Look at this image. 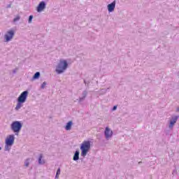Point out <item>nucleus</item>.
<instances>
[{"mask_svg":"<svg viewBox=\"0 0 179 179\" xmlns=\"http://www.w3.org/2000/svg\"><path fill=\"white\" fill-rule=\"evenodd\" d=\"M6 143L13 146L15 143V135L10 134L6 138Z\"/></svg>","mask_w":179,"mask_h":179,"instance_id":"obj_7","label":"nucleus"},{"mask_svg":"<svg viewBox=\"0 0 179 179\" xmlns=\"http://www.w3.org/2000/svg\"><path fill=\"white\" fill-rule=\"evenodd\" d=\"M57 176H59V174H61V169H58L56 173Z\"/></svg>","mask_w":179,"mask_h":179,"instance_id":"obj_21","label":"nucleus"},{"mask_svg":"<svg viewBox=\"0 0 179 179\" xmlns=\"http://www.w3.org/2000/svg\"><path fill=\"white\" fill-rule=\"evenodd\" d=\"M80 149L81 150V156L83 157H86V155L89 152V150H90V141H85L83 142V143L80 145Z\"/></svg>","mask_w":179,"mask_h":179,"instance_id":"obj_4","label":"nucleus"},{"mask_svg":"<svg viewBox=\"0 0 179 179\" xmlns=\"http://www.w3.org/2000/svg\"><path fill=\"white\" fill-rule=\"evenodd\" d=\"M59 177V176H57V174H56L55 178H58Z\"/></svg>","mask_w":179,"mask_h":179,"instance_id":"obj_27","label":"nucleus"},{"mask_svg":"<svg viewBox=\"0 0 179 179\" xmlns=\"http://www.w3.org/2000/svg\"><path fill=\"white\" fill-rule=\"evenodd\" d=\"M165 134H166V135H171V134H170V131H169V130H166V131H165Z\"/></svg>","mask_w":179,"mask_h":179,"instance_id":"obj_24","label":"nucleus"},{"mask_svg":"<svg viewBox=\"0 0 179 179\" xmlns=\"http://www.w3.org/2000/svg\"><path fill=\"white\" fill-rule=\"evenodd\" d=\"M178 115L171 116L169 125V129H173V128H174V125H176V123L177 122V121H178Z\"/></svg>","mask_w":179,"mask_h":179,"instance_id":"obj_6","label":"nucleus"},{"mask_svg":"<svg viewBox=\"0 0 179 179\" xmlns=\"http://www.w3.org/2000/svg\"><path fill=\"white\" fill-rule=\"evenodd\" d=\"M84 83L85 85V86H89V83H90V82H86V80H84Z\"/></svg>","mask_w":179,"mask_h":179,"instance_id":"obj_22","label":"nucleus"},{"mask_svg":"<svg viewBox=\"0 0 179 179\" xmlns=\"http://www.w3.org/2000/svg\"><path fill=\"white\" fill-rule=\"evenodd\" d=\"M110 88H108L107 90H108Z\"/></svg>","mask_w":179,"mask_h":179,"instance_id":"obj_33","label":"nucleus"},{"mask_svg":"<svg viewBox=\"0 0 179 179\" xmlns=\"http://www.w3.org/2000/svg\"><path fill=\"white\" fill-rule=\"evenodd\" d=\"M45 86H47V82H43L41 85V89H45Z\"/></svg>","mask_w":179,"mask_h":179,"instance_id":"obj_18","label":"nucleus"},{"mask_svg":"<svg viewBox=\"0 0 179 179\" xmlns=\"http://www.w3.org/2000/svg\"><path fill=\"white\" fill-rule=\"evenodd\" d=\"M83 96L79 98V103H81V101H83L87 96V91L85 90L83 92Z\"/></svg>","mask_w":179,"mask_h":179,"instance_id":"obj_12","label":"nucleus"},{"mask_svg":"<svg viewBox=\"0 0 179 179\" xmlns=\"http://www.w3.org/2000/svg\"><path fill=\"white\" fill-rule=\"evenodd\" d=\"M66 69H68V62L66 60L60 59L59 62L56 66V73H57V75H61V73L65 72Z\"/></svg>","mask_w":179,"mask_h":179,"instance_id":"obj_2","label":"nucleus"},{"mask_svg":"<svg viewBox=\"0 0 179 179\" xmlns=\"http://www.w3.org/2000/svg\"><path fill=\"white\" fill-rule=\"evenodd\" d=\"M13 73H16V71H14Z\"/></svg>","mask_w":179,"mask_h":179,"instance_id":"obj_31","label":"nucleus"},{"mask_svg":"<svg viewBox=\"0 0 179 179\" xmlns=\"http://www.w3.org/2000/svg\"><path fill=\"white\" fill-rule=\"evenodd\" d=\"M40 78V72L37 71L36 73H34L32 80H36Z\"/></svg>","mask_w":179,"mask_h":179,"instance_id":"obj_16","label":"nucleus"},{"mask_svg":"<svg viewBox=\"0 0 179 179\" xmlns=\"http://www.w3.org/2000/svg\"><path fill=\"white\" fill-rule=\"evenodd\" d=\"M80 153V152L78 150L75 152L73 157V160H74V162H78V160H79Z\"/></svg>","mask_w":179,"mask_h":179,"instance_id":"obj_13","label":"nucleus"},{"mask_svg":"<svg viewBox=\"0 0 179 179\" xmlns=\"http://www.w3.org/2000/svg\"><path fill=\"white\" fill-rule=\"evenodd\" d=\"M27 96H29V91L26 90L22 92L18 96L17 99V105L15 108L16 111H19V110L23 107V104H24L26 100H27Z\"/></svg>","mask_w":179,"mask_h":179,"instance_id":"obj_1","label":"nucleus"},{"mask_svg":"<svg viewBox=\"0 0 179 179\" xmlns=\"http://www.w3.org/2000/svg\"><path fill=\"white\" fill-rule=\"evenodd\" d=\"M104 135H105L106 139H107V141H108V139H110V138L113 137V131H111L110 129V128L106 127L105 131H104Z\"/></svg>","mask_w":179,"mask_h":179,"instance_id":"obj_8","label":"nucleus"},{"mask_svg":"<svg viewBox=\"0 0 179 179\" xmlns=\"http://www.w3.org/2000/svg\"><path fill=\"white\" fill-rule=\"evenodd\" d=\"M18 20H20V16L17 15L16 17L13 19V22H18Z\"/></svg>","mask_w":179,"mask_h":179,"instance_id":"obj_19","label":"nucleus"},{"mask_svg":"<svg viewBox=\"0 0 179 179\" xmlns=\"http://www.w3.org/2000/svg\"><path fill=\"white\" fill-rule=\"evenodd\" d=\"M45 6H47L45 1H41L36 8L37 12H43L45 9Z\"/></svg>","mask_w":179,"mask_h":179,"instance_id":"obj_9","label":"nucleus"},{"mask_svg":"<svg viewBox=\"0 0 179 179\" xmlns=\"http://www.w3.org/2000/svg\"><path fill=\"white\" fill-rule=\"evenodd\" d=\"M141 163H142V162H138V164H141Z\"/></svg>","mask_w":179,"mask_h":179,"instance_id":"obj_29","label":"nucleus"},{"mask_svg":"<svg viewBox=\"0 0 179 179\" xmlns=\"http://www.w3.org/2000/svg\"><path fill=\"white\" fill-rule=\"evenodd\" d=\"M33 22V15H30L28 19V23H31Z\"/></svg>","mask_w":179,"mask_h":179,"instance_id":"obj_20","label":"nucleus"},{"mask_svg":"<svg viewBox=\"0 0 179 179\" xmlns=\"http://www.w3.org/2000/svg\"><path fill=\"white\" fill-rule=\"evenodd\" d=\"M72 125H73V122H68L65 126L66 131H71V129H72Z\"/></svg>","mask_w":179,"mask_h":179,"instance_id":"obj_11","label":"nucleus"},{"mask_svg":"<svg viewBox=\"0 0 179 179\" xmlns=\"http://www.w3.org/2000/svg\"><path fill=\"white\" fill-rule=\"evenodd\" d=\"M22 127H23V124L20 121H14L10 124V129L15 134V135H19V132L22 131Z\"/></svg>","mask_w":179,"mask_h":179,"instance_id":"obj_3","label":"nucleus"},{"mask_svg":"<svg viewBox=\"0 0 179 179\" xmlns=\"http://www.w3.org/2000/svg\"><path fill=\"white\" fill-rule=\"evenodd\" d=\"M101 92H104V93H106L107 92V90L102 89Z\"/></svg>","mask_w":179,"mask_h":179,"instance_id":"obj_26","label":"nucleus"},{"mask_svg":"<svg viewBox=\"0 0 179 179\" xmlns=\"http://www.w3.org/2000/svg\"><path fill=\"white\" fill-rule=\"evenodd\" d=\"M7 8H10V4H9V5L7 6Z\"/></svg>","mask_w":179,"mask_h":179,"instance_id":"obj_28","label":"nucleus"},{"mask_svg":"<svg viewBox=\"0 0 179 179\" xmlns=\"http://www.w3.org/2000/svg\"><path fill=\"white\" fill-rule=\"evenodd\" d=\"M174 173H176V174H177V170H173V174H174Z\"/></svg>","mask_w":179,"mask_h":179,"instance_id":"obj_25","label":"nucleus"},{"mask_svg":"<svg viewBox=\"0 0 179 179\" xmlns=\"http://www.w3.org/2000/svg\"><path fill=\"white\" fill-rule=\"evenodd\" d=\"M0 150H2V148L0 147Z\"/></svg>","mask_w":179,"mask_h":179,"instance_id":"obj_32","label":"nucleus"},{"mask_svg":"<svg viewBox=\"0 0 179 179\" xmlns=\"http://www.w3.org/2000/svg\"><path fill=\"white\" fill-rule=\"evenodd\" d=\"M117 106H114L113 108H112V111H115L117 110Z\"/></svg>","mask_w":179,"mask_h":179,"instance_id":"obj_23","label":"nucleus"},{"mask_svg":"<svg viewBox=\"0 0 179 179\" xmlns=\"http://www.w3.org/2000/svg\"><path fill=\"white\" fill-rule=\"evenodd\" d=\"M115 3L116 1L115 0H114L111 3L108 4L107 8L109 13H111V12H114V10L115 9Z\"/></svg>","mask_w":179,"mask_h":179,"instance_id":"obj_10","label":"nucleus"},{"mask_svg":"<svg viewBox=\"0 0 179 179\" xmlns=\"http://www.w3.org/2000/svg\"><path fill=\"white\" fill-rule=\"evenodd\" d=\"M15 37V30L10 29L4 35V40L6 43H9Z\"/></svg>","mask_w":179,"mask_h":179,"instance_id":"obj_5","label":"nucleus"},{"mask_svg":"<svg viewBox=\"0 0 179 179\" xmlns=\"http://www.w3.org/2000/svg\"><path fill=\"white\" fill-rule=\"evenodd\" d=\"M10 149H12V145L10 144L6 143L4 146L5 152H10Z\"/></svg>","mask_w":179,"mask_h":179,"instance_id":"obj_15","label":"nucleus"},{"mask_svg":"<svg viewBox=\"0 0 179 179\" xmlns=\"http://www.w3.org/2000/svg\"><path fill=\"white\" fill-rule=\"evenodd\" d=\"M177 111H179V108H177Z\"/></svg>","mask_w":179,"mask_h":179,"instance_id":"obj_30","label":"nucleus"},{"mask_svg":"<svg viewBox=\"0 0 179 179\" xmlns=\"http://www.w3.org/2000/svg\"><path fill=\"white\" fill-rule=\"evenodd\" d=\"M38 163L40 165L45 164V160L43 159V154H40Z\"/></svg>","mask_w":179,"mask_h":179,"instance_id":"obj_14","label":"nucleus"},{"mask_svg":"<svg viewBox=\"0 0 179 179\" xmlns=\"http://www.w3.org/2000/svg\"><path fill=\"white\" fill-rule=\"evenodd\" d=\"M29 164H30V158H28L24 162V166L25 167H29Z\"/></svg>","mask_w":179,"mask_h":179,"instance_id":"obj_17","label":"nucleus"}]
</instances>
